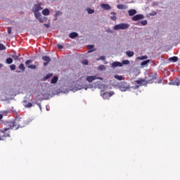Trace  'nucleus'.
I'll use <instances>...</instances> for the list:
<instances>
[{"label": "nucleus", "instance_id": "f257e3e1", "mask_svg": "<svg viewBox=\"0 0 180 180\" xmlns=\"http://www.w3.org/2000/svg\"><path fill=\"white\" fill-rule=\"evenodd\" d=\"M65 94V91H29V94L32 96V99L34 103H39L41 101H44L53 98L55 95H60V94Z\"/></svg>", "mask_w": 180, "mask_h": 180}, {"label": "nucleus", "instance_id": "f03ea898", "mask_svg": "<svg viewBox=\"0 0 180 180\" xmlns=\"http://www.w3.org/2000/svg\"><path fill=\"white\" fill-rule=\"evenodd\" d=\"M15 129V130H18L19 129V127L18 124H16L15 122H11L8 125L7 128H4L0 130L1 133L3 134V135H0V140H2L3 137H11L10 134H5L6 131H8V130H12Z\"/></svg>", "mask_w": 180, "mask_h": 180}, {"label": "nucleus", "instance_id": "7ed1b4c3", "mask_svg": "<svg viewBox=\"0 0 180 180\" xmlns=\"http://www.w3.org/2000/svg\"><path fill=\"white\" fill-rule=\"evenodd\" d=\"M145 79L146 81V84H161L162 79L157 80V76L156 75H146Z\"/></svg>", "mask_w": 180, "mask_h": 180}, {"label": "nucleus", "instance_id": "20e7f679", "mask_svg": "<svg viewBox=\"0 0 180 180\" xmlns=\"http://www.w3.org/2000/svg\"><path fill=\"white\" fill-rule=\"evenodd\" d=\"M130 27L129 23H120L114 26V30H127Z\"/></svg>", "mask_w": 180, "mask_h": 180}, {"label": "nucleus", "instance_id": "39448f33", "mask_svg": "<svg viewBox=\"0 0 180 180\" xmlns=\"http://www.w3.org/2000/svg\"><path fill=\"white\" fill-rule=\"evenodd\" d=\"M34 15L35 19L39 20V22H40V23H43L44 22V20H46V17L41 16V13H40V12H39V11L34 12Z\"/></svg>", "mask_w": 180, "mask_h": 180}, {"label": "nucleus", "instance_id": "423d86ee", "mask_svg": "<svg viewBox=\"0 0 180 180\" xmlns=\"http://www.w3.org/2000/svg\"><path fill=\"white\" fill-rule=\"evenodd\" d=\"M95 79H100L101 81H103V77L98 76H87L86 78V81H87V82H92L93 81H95Z\"/></svg>", "mask_w": 180, "mask_h": 180}, {"label": "nucleus", "instance_id": "0eeeda50", "mask_svg": "<svg viewBox=\"0 0 180 180\" xmlns=\"http://www.w3.org/2000/svg\"><path fill=\"white\" fill-rule=\"evenodd\" d=\"M136 84H137V85L136 86L137 88H139V86H143L144 85H147V82L146 80V79H139L136 81H135Z\"/></svg>", "mask_w": 180, "mask_h": 180}, {"label": "nucleus", "instance_id": "6e6552de", "mask_svg": "<svg viewBox=\"0 0 180 180\" xmlns=\"http://www.w3.org/2000/svg\"><path fill=\"white\" fill-rule=\"evenodd\" d=\"M32 63H33V60H26L25 61L26 67H27V68H30V70H36V68H37V66H36V65H30V64H32Z\"/></svg>", "mask_w": 180, "mask_h": 180}, {"label": "nucleus", "instance_id": "1a4fd4ad", "mask_svg": "<svg viewBox=\"0 0 180 180\" xmlns=\"http://www.w3.org/2000/svg\"><path fill=\"white\" fill-rule=\"evenodd\" d=\"M143 19H144V15L137 14L132 17L131 20H133L134 22H138L139 20H143Z\"/></svg>", "mask_w": 180, "mask_h": 180}, {"label": "nucleus", "instance_id": "9d476101", "mask_svg": "<svg viewBox=\"0 0 180 180\" xmlns=\"http://www.w3.org/2000/svg\"><path fill=\"white\" fill-rule=\"evenodd\" d=\"M101 96L103 98V99H109L112 95H113V92H108V91H103L101 94Z\"/></svg>", "mask_w": 180, "mask_h": 180}, {"label": "nucleus", "instance_id": "9b49d317", "mask_svg": "<svg viewBox=\"0 0 180 180\" xmlns=\"http://www.w3.org/2000/svg\"><path fill=\"white\" fill-rule=\"evenodd\" d=\"M22 105L26 108H32L33 106V103H29L27 99L23 100Z\"/></svg>", "mask_w": 180, "mask_h": 180}, {"label": "nucleus", "instance_id": "f8f14e48", "mask_svg": "<svg viewBox=\"0 0 180 180\" xmlns=\"http://www.w3.org/2000/svg\"><path fill=\"white\" fill-rule=\"evenodd\" d=\"M42 10L43 8H41V6H40V4H35L32 8V12H39V11Z\"/></svg>", "mask_w": 180, "mask_h": 180}, {"label": "nucleus", "instance_id": "ddd939ff", "mask_svg": "<svg viewBox=\"0 0 180 180\" xmlns=\"http://www.w3.org/2000/svg\"><path fill=\"white\" fill-rule=\"evenodd\" d=\"M169 85H175L176 86H179V85H180L179 79H176L175 80H172L170 82H169Z\"/></svg>", "mask_w": 180, "mask_h": 180}, {"label": "nucleus", "instance_id": "4468645a", "mask_svg": "<svg viewBox=\"0 0 180 180\" xmlns=\"http://www.w3.org/2000/svg\"><path fill=\"white\" fill-rule=\"evenodd\" d=\"M101 6L104 11H110V9H112V6L108 4H102Z\"/></svg>", "mask_w": 180, "mask_h": 180}, {"label": "nucleus", "instance_id": "2eb2a0df", "mask_svg": "<svg viewBox=\"0 0 180 180\" xmlns=\"http://www.w3.org/2000/svg\"><path fill=\"white\" fill-rule=\"evenodd\" d=\"M117 67H122V63L115 61L111 64V68H116Z\"/></svg>", "mask_w": 180, "mask_h": 180}, {"label": "nucleus", "instance_id": "dca6fc26", "mask_svg": "<svg viewBox=\"0 0 180 180\" xmlns=\"http://www.w3.org/2000/svg\"><path fill=\"white\" fill-rule=\"evenodd\" d=\"M70 39H76V37H78V33L76 32H73L69 34Z\"/></svg>", "mask_w": 180, "mask_h": 180}, {"label": "nucleus", "instance_id": "f3484780", "mask_svg": "<svg viewBox=\"0 0 180 180\" xmlns=\"http://www.w3.org/2000/svg\"><path fill=\"white\" fill-rule=\"evenodd\" d=\"M137 13V11L136 9H131L128 11V15L129 16H134Z\"/></svg>", "mask_w": 180, "mask_h": 180}, {"label": "nucleus", "instance_id": "a211bd4d", "mask_svg": "<svg viewBox=\"0 0 180 180\" xmlns=\"http://www.w3.org/2000/svg\"><path fill=\"white\" fill-rule=\"evenodd\" d=\"M15 95H13L11 93H8L6 96V101H10V99H13V98H15Z\"/></svg>", "mask_w": 180, "mask_h": 180}, {"label": "nucleus", "instance_id": "6ab92c4d", "mask_svg": "<svg viewBox=\"0 0 180 180\" xmlns=\"http://www.w3.org/2000/svg\"><path fill=\"white\" fill-rule=\"evenodd\" d=\"M42 15H44V16H49V15H50V10H49V8H45L42 11Z\"/></svg>", "mask_w": 180, "mask_h": 180}, {"label": "nucleus", "instance_id": "aec40b11", "mask_svg": "<svg viewBox=\"0 0 180 180\" xmlns=\"http://www.w3.org/2000/svg\"><path fill=\"white\" fill-rule=\"evenodd\" d=\"M117 9H127V6L124 4H117Z\"/></svg>", "mask_w": 180, "mask_h": 180}, {"label": "nucleus", "instance_id": "412c9836", "mask_svg": "<svg viewBox=\"0 0 180 180\" xmlns=\"http://www.w3.org/2000/svg\"><path fill=\"white\" fill-rule=\"evenodd\" d=\"M42 60L44 61H46V63H50V61H51V58H50V57H49L48 56H43Z\"/></svg>", "mask_w": 180, "mask_h": 180}, {"label": "nucleus", "instance_id": "4be33fe9", "mask_svg": "<svg viewBox=\"0 0 180 180\" xmlns=\"http://www.w3.org/2000/svg\"><path fill=\"white\" fill-rule=\"evenodd\" d=\"M169 61H171L172 63H176L178 61V57L177 56H173L169 58Z\"/></svg>", "mask_w": 180, "mask_h": 180}, {"label": "nucleus", "instance_id": "5701e85b", "mask_svg": "<svg viewBox=\"0 0 180 180\" xmlns=\"http://www.w3.org/2000/svg\"><path fill=\"white\" fill-rule=\"evenodd\" d=\"M126 55L127 56V57H133V56H134V51H127Z\"/></svg>", "mask_w": 180, "mask_h": 180}, {"label": "nucleus", "instance_id": "b1692460", "mask_svg": "<svg viewBox=\"0 0 180 180\" xmlns=\"http://www.w3.org/2000/svg\"><path fill=\"white\" fill-rule=\"evenodd\" d=\"M110 15H113L112 16L110 17V20L116 21V20L117 19V18L116 17V13L115 12H111Z\"/></svg>", "mask_w": 180, "mask_h": 180}, {"label": "nucleus", "instance_id": "393cba45", "mask_svg": "<svg viewBox=\"0 0 180 180\" xmlns=\"http://www.w3.org/2000/svg\"><path fill=\"white\" fill-rule=\"evenodd\" d=\"M58 81V77L55 76L52 78L51 81V84H57V82Z\"/></svg>", "mask_w": 180, "mask_h": 180}, {"label": "nucleus", "instance_id": "a878e982", "mask_svg": "<svg viewBox=\"0 0 180 180\" xmlns=\"http://www.w3.org/2000/svg\"><path fill=\"white\" fill-rule=\"evenodd\" d=\"M150 61L151 60H146L141 62V67H146V65H147V64H149V63Z\"/></svg>", "mask_w": 180, "mask_h": 180}, {"label": "nucleus", "instance_id": "bb28decb", "mask_svg": "<svg viewBox=\"0 0 180 180\" xmlns=\"http://www.w3.org/2000/svg\"><path fill=\"white\" fill-rule=\"evenodd\" d=\"M121 64L123 65H129L130 64V61L129 60H123L121 63Z\"/></svg>", "mask_w": 180, "mask_h": 180}, {"label": "nucleus", "instance_id": "cd10ccee", "mask_svg": "<svg viewBox=\"0 0 180 180\" xmlns=\"http://www.w3.org/2000/svg\"><path fill=\"white\" fill-rule=\"evenodd\" d=\"M60 15H63V13H61V11H56L55 14V20H57V18H58V16H60Z\"/></svg>", "mask_w": 180, "mask_h": 180}, {"label": "nucleus", "instance_id": "c85d7f7f", "mask_svg": "<svg viewBox=\"0 0 180 180\" xmlns=\"http://www.w3.org/2000/svg\"><path fill=\"white\" fill-rule=\"evenodd\" d=\"M6 64H12V63H13V59H12V58H7L6 59Z\"/></svg>", "mask_w": 180, "mask_h": 180}, {"label": "nucleus", "instance_id": "c756f323", "mask_svg": "<svg viewBox=\"0 0 180 180\" xmlns=\"http://www.w3.org/2000/svg\"><path fill=\"white\" fill-rule=\"evenodd\" d=\"M121 88H124V89H129V85L126 82H123L121 85Z\"/></svg>", "mask_w": 180, "mask_h": 180}, {"label": "nucleus", "instance_id": "7c9ffc66", "mask_svg": "<svg viewBox=\"0 0 180 180\" xmlns=\"http://www.w3.org/2000/svg\"><path fill=\"white\" fill-rule=\"evenodd\" d=\"M114 78H115V79H118V81H122L123 80V77L118 75H115L114 76Z\"/></svg>", "mask_w": 180, "mask_h": 180}, {"label": "nucleus", "instance_id": "2f4dec72", "mask_svg": "<svg viewBox=\"0 0 180 180\" xmlns=\"http://www.w3.org/2000/svg\"><path fill=\"white\" fill-rule=\"evenodd\" d=\"M87 13H89V15H92V13H95V10L92 9V8H87Z\"/></svg>", "mask_w": 180, "mask_h": 180}, {"label": "nucleus", "instance_id": "473e14b6", "mask_svg": "<svg viewBox=\"0 0 180 180\" xmlns=\"http://www.w3.org/2000/svg\"><path fill=\"white\" fill-rule=\"evenodd\" d=\"M147 58H148V56H147V55L138 57V60H147Z\"/></svg>", "mask_w": 180, "mask_h": 180}, {"label": "nucleus", "instance_id": "72a5a7b5", "mask_svg": "<svg viewBox=\"0 0 180 180\" xmlns=\"http://www.w3.org/2000/svg\"><path fill=\"white\" fill-rule=\"evenodd\" d=\"M98 70L100 71H103L104 70H106V67L105 66V65H100L98 66Z\"/></svg>", "mask_w": 180, "mask_h": 180}, {"label": "nucleus", "instance_id": "f704fd0d", "mask_svg": "<svg viewBox=\"0 0 180 180\" xmlns=\"http://www.w3.org/2000/svg\"><path fill=\"white\" fill-rule=\"evenodd\" d=\"M96 60H97V61H100V60H101L102 61H105V60H106V56H101L98 58H97Z\"/></svg>", "mask_w": 180, "mask_h": 180}, {"label": "nucleus", "instance_id": "c9c22d12", "mask_svg": "<svg viewBox=\"0 0 180 180\" xmlns=\"http://www.w3.org/2000/svg\"><path fill=\"white\" fill-rule=\"evenodd\" d=\"M12 58H13V60H15L16 61H19V56L14 54L11 56Z\"/></svg>", "mask_w": 180, "mask_h": 180}, {"label": "nucleus", "instance_id": "e433bc0d", "mask_svg": "<svg viewBox=\"0 0 180 180\" xmlns=\"http://www.w3.org/2000/svg\"><path fill=\"white\" fill-rule=\"evenodd\" d=\"M140 23H141V26H147L148 21L147 20H143L141 21Z\"/></svg>", "mask_w": 180, "mask_h": 180}, {"label": "nucleus", "instance_id": "4c0bfd02", "mask_svg": "<svg viewBox=\"0 0 180 180\" xmlns=\"http://www.w3.org/2000/svg\"><path fill=\"white\" fill-rule=\"evenodd\" d=\"M19 70H21L22 71H25V65L23 63H20L18 66Z\"/></svg>", "mask_w": 180, "mask_h": 180}, {"label": "nucleus", "instance_id": "58836bf2", "mask_svg": "<svg viewBox=\"0 0 180 180\" xmlns=\"http://www.w3.org/2000/svg\"><path fill=\"white\" fill-rule=\"evenodd\" d=\"M0 50H6V46H5V45L0 44Z\"/></svg>", "mask_w": 180, "mask_h": 180}, {"label": "nucleus", "instance_id": "ea45409f", "mask_svg": "<svg viewBox=\"0 0 180 180\" xmlns=\"http://www.w3.org/2000/svg\"><path fill=\"white\" fill-rule=\"evenodd\" d=\"M10 70H11V71H14V70H16V65H10Z\"/></svg>", "mask_w": 180, "mask_h": 180}, {"label": "nucleus", "instance_id": "a19ab883", "mask_svg": "<svg viewBox=\"0 0 180 180\" xmlns=\"http://www.w3.org/2000/svg\"><path fill=\"white\" fill-rule=\"evenodd\" d=\"M52 77H53L52 73H49V74L46 75L45 79H49V78H51Z\"/></svg>", "mask_w": 180, "mask_h": 180}, {"label": "nucleus", "instance_id": "79ce46f5", "mask_svg": "<svg viewBox=\"0 0 180 180\" xmlns=\"http://www.w3.org/2000/svg\"><path fill=\"white\" fill-rule=\"evenodd\" d=\"M94 45H89V49H90L88 53H92L94 50H91V49H94Z\"/></svg>", "mask_w": 180, "mask_h": 180}, {"label": "nucleus", "instance_id": "37998d69", "mask_svg": "<svg viewBox=\"0 0 180 180\" xmlns=\"http://www.w3.org/2000/svg\"><path fill=\"white\" fill-rule=\"evenodd\" d=\"M82 65H88V60H84L82 61Z\"/></svg>", "mask_w": 180, "mask_h": 180}, {"label": "nucleus", "instance_id": "c03bdc74", "mask_svg": "<svg viewBox=\"0 0 180 180\" xmlns=\"http://www.w3.org/2000/svg\"><path fill=\"white\" fill-rule=\"evenodd\" d=\"M57 47H58V49H59V50H61L62 49H64V46L63 45H60V44H58Z\"/></svg>", "mask_w": 180, "mask_h": 180}, {"label": "nucleus", "instance_id": "a18cd8bd", "mask_svg": "<svg viewBox=\"0 0 180 180\" xmlns=\"http://www.w3.org/2000/svg\"><path fill=\"white\" fill-rule=\"evenodd\" d=\"M107 33H113V30H112L110 28H108L107 30H106Z\"/></svg>", "mask_w": 180, "mask_h": 180}, {"label": "nucleus", "instance_id": "49530a36", "mask_svg": "<svg viewBox=\"0 0 180 180\" xmlns=\"http://www.w3.org/2000/svg\"><path fill=\"white\" fill-rule=\"evenodd\" d=\"M7 32H8V34H11V33H12V28L11 27H8Z\"/></svg>", "mask_w": 180, "mask_h": 180}, {"label": "nucleus", "instance_id": "de8ad7c7", "mask_svg": "<svg viewBox=\"0 0 180 180\" xmlns=\"http://www.w3.org/2000/svg\"><path fill=\"white\" fill-rule=\"evenodd\" d=\"M44 26H45L46 29H49V27H50V24H44Z\"/></svg>", "mask_w": 180, "mask_h": 180}, {"label": "nucleus", "instance_id": "09e8293b", "mask_svg": "<svg viewBox=\"0 0 180 180\" xmlns=\"http://www.w3.org/2000/svg\"><path fill=\"white\" fill-rule=\"evenodd\" d=\"M6 113H11V112L8 110L3 111V115H6Z\"/></svg>", "mask_w": 180, "mask_h": 180}, {"label": "nucleus", "instance_id": "8fccbe9b", "mask_svg": "<svg viewBox=\"0 0 180 180\" xmlns=\"http://www.w3.org/2000/svg\"><path fill=\"white\" fill-rule=\"evenodd\" d=\"M4 119V114H0V120H2Z\"/></svg>", "mask_w": 180, "mask_h": 180}, {"label": "nucleus", "instance_id": "3c124183", "mask_svg": "<svg viewBox=\"0 0 180 180\" xmlns=\"http://www.w3.org/2000/svg\"><path fill=\"white\" fill-rule=\"evenodd\" d=\"M136 26H141V23L140 22L135 23Z\"/></svg>", "mask_w": 180, "mask_h": 180}, {"label": "nucleus", "instance_id": "603ef678", "mask_svg": "<svg viewBox=\"0 0 180 180\" xmlns=\"http://www.w3.org/2000/svg\"><path fill=\"white\" fill-rule=\"evenodd\" d=\"M48 65H49V63H47V62H44V67H46V66Z\"/></svg>", "mask_w": 180, "mask_h": 180}, {"label": "nucleus", "instance_id": "864d4df0", "mask_svg": "<svg viewBox=\"0 0 180 180\" xmlns=\"http://www.w3.org/2000/svg\"><path fill=\"white\" fill-rule=\"evenodd\" d=\"M2 67H4V64L0 63V69L2 68Z\"/></svg>", "mask_w": 180, "mask_h": 180}, {"label": "nucleus", "instance_id": "5fc2aeb1", "mask_svg": "<svg viewBox=\"0 0 180 180\" xmlns=\"http://www.w3.org/2000/svg\"><path fill=\"white\" fill-rule=\"evenodd\" d=\"M77 89H82V86H79L78 88H77Z\"/></svg>", "mask_w": 180, "mask_h": 180}, {"label": "nucleus", "instance_id": "6e6d98bb", "mask_svg": "<svg viewBox=\"0 0 180 180\" xmlns=\"http://www.w3.org/2000/svg\"><path fill=\"white\" fill-rule=\"evenodd\" d=\"M17 72H20V71H17Z\"/></svg>", "mask_w": 180, "mask_h": 180}]
</instances>
